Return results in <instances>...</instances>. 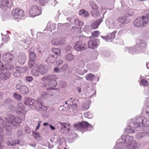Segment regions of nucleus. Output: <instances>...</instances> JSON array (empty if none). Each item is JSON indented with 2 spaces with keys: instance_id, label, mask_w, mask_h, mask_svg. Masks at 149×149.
Masks as SVG:
<instances>
[{
  "instance_id": "obj_1",
  "label": "nucleus",
  "mask_w": 149,
  "mask_h": 149,
  "mask_svg": "<svg viewBox=\"0 0 149 149\" xmlns=\"http://www.w3.org/2000/svg\"><path fill=\"white\" fill-rule=\"evenodd\" d=\"M134 139L132 136L123 135L117 141L113 149H136L139 147V145Z\"/></svg>"
},
{
  "instance_id": "obj_2",
  "label": "nucleus",
  "mask_w": 149,
  "mask_h": 149,
  "mask_svg": "<svg viewBox=\"0 0 149 149\" xmlns=\"http://www.w3.org/2000/svg\"><path fill=\"white\" fill-rule=\"evenodd\" d=\"M8 119V120L6 118L5 120H3L2 117L0 116V125H2V126L8 131H10L11 129L9 120L11 124L14 127L19 125V124L22 123L21 119L20 118H15L12 115H9Z\"/></svg>"
},
{
  "instance_id": "obj_3",
  "label": "nucleus",
  "mask_w": 149,
  "mask_h": 149,
  "mask_svg": "<svg viewBox=\"0 0 149 149\" xmlns=\"http://www.w3.org/2000/svg\"><path fill=\"white\" fill-rule=\"evenodd\" d=\"M141 120L142 123H143L144 121H146V119L144 117L138 116L136 118L131 119V122L130 125L127 126L125 130V132L127 133H132L135 132L134 129L139 128L141 124L140 121Z\"/></svg>"
},
{
  "instance_id": "obj_4",
  "label": "nucleus",
  "mask_w": 149,
  "mask_h": 149,
  "mask_svg": "<svg viewBox=\"0 0 149 149\" xmlns=\"http://www.w3.org/2000/svg\"><path fill=\"white\" fill-rule=\"evenodd\" d=\"M63 107L62 110L64 111H68L70 112H73L75 113V110L77 108V104L76 101L72 98H70V100L67 102H66L63 106H61L60 108Z\"/></svg>"
},
{
  "instance_id": "obj_5",
  "label": "nucleus",
  "mask_w": 149,
  "mask_h": 149,
  "mask_svg": "<svg viewBox=\"0 0 149 149\" xmlns=\"http://www.w3.org/2000/svg\"><path fill=\"white\" fill-rule=\"evenodd\" d=\"M9 109L12 111H15L22 118V119L20 118L21 120H24L25 117L26 112L24 110L25 107L23 104L19 103L17 104V108L16 109L13 105L10 104L9 106Z\"/></svg>"
},
{
  "instance_id": "obj_6",
  "label": "nucleus",
  "mask_w": 149,
  "mask_h": 149,
  "mask_svg": "<svg viewBox=\"0 0 149 149\" xmlns=\"http://www.w3.org/2000/svg\"><path fill=\"white\" fill-rule=\"evenodd\" d=\"M75 128L78 130L82 132L83 131H90L93 129V127L87 122L83 121L79 122L74 125Z\"/></svg>"
},
{
  "instance_id": "obj_7",
  "label": "nucleus",
  "mask_w": 149,
  "mask_h": 149,
  "mask_svg": "<svg viewBox=\"0 0 149 149\" xmlns=\"http://www.w3.org/2000/svg\"><path fill=\"white\" fill-rule=\"evenodd\" d=\"M149 17V16L146 15L137 18L134 22V25L137 27H142L145 26L148 22Z\"/></svg>"
},
{
  "instance_id": "obj_8",
  "label": "nucleus",
  "mask_w": 149,
  "mask_h": 149,
  "mask_svg": "<svg viewBox=\"0 0 149 149\" xmlns=\"http://www.w3.org/2000/svg\"><path fill=\"white\" fill-rule=\"evenodd\" d=\"M139 46L140 48L139 49V50L142 49V52H139L137 50H136L135 51V49L133 48L128 47L126 48L125 49V51L127 52V51H128L130 53L133 54L135 53L144 52L145 51L144 50L145 49V48L146 47V43L142 42H140L139 43Z\"/></svg>"
},
{
  "instance_id": "obj_9",
  "label": "nucleus",
  "mask_w": 149,
  "mask_h": 149,
  "mask_svg": "<svg viewBox=\"0 0 149 149\" xmlns=\"http://www.w3.org/2000/svg\"><path fill=\"white\" fill-rule=\"evenodd\" d=\"M41 8H39L36 5H33L31 7L29 10V15L31 17H34L40 15L41 13Z\"/></svg>"
},
{
  "instance_id": "obj_10",
  "label": "nucleus",
  "mask_w": 149,
  "mask_h": 149,
  "mask_svg": "<svg viewBox=\"0 0 149 149\" xmlns=\"http://www.w3.org/2000/svg\"><path fill=\"white\" fill-rule=\"evenodd\" d=\"M89 38L90 40L88 42V47L93 49L96 48L100 44L99 40L93 37Z\"/></svg>"
},
{
  "instance_id": "obj_11",
  "label": "nucleus",
  "mask_w": 149,
  "mask_h": 149,
  "mask_svg": "<svg viewBox=\"0 0 149 149\" xmlns=\"http://www.w3.org/2000/svg\"><path fill=\"white\" fill-rule=\"evenodd\" d=\"M12 15L14 19H21L24 16V11L22 10L16 8L13 10Z\"/></svg>"
},
{
  "instance_id": "obj_12",
  "label": "nucleus",
  "mask_w": 149,
  "mask_h": 149,
  "mask_svg": "<svg viewBox=\"0 0 149 149\" xmlns=\"http://www.w3.org/2000/svg\"><path fill=\"white\" fill-rule=\"evenodd\" d=\"M57 124L61 126L60 132L62 133H70L72 131L70 129V124L69 123L58 122Z\"/></svg>"
},
{
  "instance_id": "obj_13",
  "label": "nucleus",
  "mask_w": 149,
  "mask_h": 149,
  "mask_svg": "<svg viewBox=\"0 0 149 149\" xmlns=\"http://www.w3.org/2000/svg\"><path fill=\"white\" fill-rule=\"evenodd\" d=\"M0 7L3 11H5L8 8H10L13 3L12 0H0Z\"/></svg>"
},
{
  "instance_id": "obj_14",
  "label": "nucleus",
  "mask_w": 149,
  "mask_h": 149,
  "mask_svg": "<svg viewBox=\"0 0 149 149\" xmlns=\"http://www.w3.org/2000/svg\"><path fill=\"white\" fill-rule=\"evenodd\" d=\"M74 48L77 51H84L87 49V46L85 43L79 41L75 42Z\"/></svg>"
},
{
  "instance_id": "obj_15",
  "label": "nucleus",
  "mask_w": 149,
  "mask_h": 149,
  "mask_svg": "<svg viewBox=\"0 0 149 149\" xmlns=\"http://www.w3.org/2000/svg\"><path fill=\"white\" fill-rule=\"evenodd\" d=\"M13 55L11 54L6 53L2 56V59L3 61L6 63H10L13 59ZM6 65L7 64H6Z\"/></svg>"
},
{
  "instance_id": "obj_16",
  "label": "nucleus",
  "mask_w": 149,
  "mask_h": 149,
  "mask_svg": "<svg viewBox=\"0 0 149 149\" xmlns=\"http://www.w3.org/2000/svg\"><path fill=\"white\" fill-rule=\"evenodd\" d=\"M36 108L39 110L45 111L47 110V107L42 105L41 99L40 98H38L37 100Z\"/></svg>"
},
{
  "instance_id": "obj_17",
  "label": "nucleus",
  "mask_w": 149,
  "mask_h": 149,
  "mask_svg": "<svg viewBox=\"0 0 149 149\" xmlns=\"http://www.w3.org/2000/svg\"><path fill=\"white\" fill-rule=\"evenodd\" d=\"M26 59L27 56L24 53H21L17 57L18 62L21 65L24 64Z\"/></svg>"
},
{
  "instance_id": "obj_18",
  "label": "nucleus",
  "mask_w": 149,
  "mask_h": 149,
  "mask_svg": "<svg viewBox=\"0 0 149 149\" xmlns=\"http://www.w3.org/2000/svg\"><path fill=\"white\" fill-rule=\"evenodd\" d=\"M7 144L9 146H12V148L13 149H18L19 148V145L20 143V141L17 140L14 141H8L6 142Z\"/></svg>"
},
{
  "instance_id": "obj_19",
  "label": "nucleus",
  "mask_w": 149,
  "mask_h": 149,
  "mask_svg": "<svg viewBox=\"0 0 149 149\" xmlns=\"http://www.w3.org/2000/svg\"><path fill=\"white\" fill-rule=\"evenodd\" d=\"M57 77L56 75L54 74H51L45 76L41 78V80L42 81H47L48 84L49 82L52 80V79H57Z\"/></svg>"
},
{
  "instance_id": "obj_20",
  "label": "nucleus",
  "mask_w": 149,
  "mask_h": 149,
  "mask_svg": "<svg viewBox=\"0 0 149 149\" xmlns=\"http://www.w3.org/2000/svg\"><path fill=\"white\" fill-rule=\"evenodd\" d=\"M117 32L115 31L113 32L108 34L107 36L106 37L101 36V37L105 40L107 42L111 41V40L115 38V34Z\"/></svg>"
},
{
  "instance_id": "obj_21",
  "label": "nucleus",
  "mask_w": 149,
  "mask_h": 149,
  "mask_svg": "<svg viewBox=\"0 0 149 149\" xmlns=\"http://www.w3.org/2000/svg\"><path fill=\"white\" fill-rule=\"evenodd\" d=\"M89 88V87L88 85L86 87L85 90L87 91V94H86L87 96L88 97H90L96 93V91L94 89H88Z\"/></svg>"
},
{
  "instance_id": "obj_22",
  "label": "nucleus",
  "mask_w": 149,
  "mask_h": 149,
  "mask_svg": "<svg viewBox=\"0 0 149 149\" xmlns=\"http://www.w3.org/2000/svg\"><path fill=\"white\" fill-rule=\"evenodd\" d=\"M146 136H149L148 132L145 131L137 133L136 135V138L139 139H141Z\"/></svg>"
},
{
  "instance_id": "obj_23",
  "label": "nucleus",
  "mask_w": 149,
  "mask_h": 149,
  "mask_svg": "<svg viewBox=\"0 0 149 149\" xmlns=\"http://www.w3.org/2000/svg\"><path fill=\"white\" fill-rule=\"evenodd\" d=\"M34 49L32 47L29 51V60L35 61L36 59V54L34 52Z\"/></svg>"
},
{
  "instance_id": "obj_24",
  "label": "nucleus",
  "mask_w": 149,
  "mask_h": 149,
  "mask_svg": "<svg viewBox=\"0 0 149 149\" xmlns=\"http://www.w3.org/2000/svg\"><path fill=\"white\" fill-rule=\"evenodd\" d=\"M103 21L102 18H101L99 20L95 21L92 24L91 26L93 29H95L98 28L99 26Z\"/></svg>"
},
{
  "instance_id": "obj_25",
  "label": "nucleus",
  "mask_w": 149,
  "mask_h": 149,
  "mask_svg": "<svg viewBox=\"0 0 149 149\" xmlns=\"http://www.w3.org/2000/svg\"><path fill=\"white\" fill-rule=\"evenodd\" d=\"M10 73L9 72H7L5 73H1L0 74V78L3 80H6L10 77Z\"/></svg>"
},
{
  "instance_id": "obj_26",
  "label": "nucleus",
  "mask_w": 149,
  "mask_h": 149,
  "mask_svg": "<svg viewBox=\"0 0 149 149\" xmlns=\"http://www.w3.org/2000/svg\"><path fill=\"white\" fill-rule=\"evenodd\" d=\"M35 100H34L26 98H25L24 102L25 105L29 106L30 108H31Z\"/></svg>"
},
{
  "instance_id": "obj_27",
  "label": "nucleus",
  "mask_w": 149,
  "mask_h": 149,
  "mask_svg": "<svg viewBox=\"0 0 149 149\" xmlns=\"http://www.w3.org/2000/svg\"><path fill=\"white\" fill-rule=\"evenodd\" d=\"M19 91L22 94H26L29 93V88L26 86L22 85L21 89Z\"/></svg>"
},
{
  "instance_id": "obj_28",
  "label": "nucleus",
  "mask_w": 149,
  "mask_h": 149,
  "mask_svg": "<svg viewBox=\"0 0 149 149\" xmlns=\"http://www.w3.org/2000/svg\"><path fill=\"white\" fill-rule=\"evenodd\" d=\"M117 21L121 23L126 24L128 22L127 20V18L125 16H121L118 17L117 19Z\"/></svg>"
},
{
  "instance_id": "obj_29",
  "label": "nucleus",
  "mask_w": 149,
  "mask_h": 149,
  "mask_svg": "<svg viewBox=\"0 0 149 149\" xmlns=\"http://www.w3.org/2000/svg\"><path fill=\"white\" fill-rule=\"evenodd\" d=\"M91 103V100H86L84 103L82 105V108L84 110H86L88 109L89 105Z\"/></svg>"
},
{
  "instance_id": "obj_30",
  "label": "nucleus",
  "mask_w": 149,
  "mask_h": 149,
  "mask_svg": "<svg viewBox=\"0 0 149 149\" xmlns=\"http://www.w3.org/2000/svg\"><path fill=\"white\" fill-rule=\"evenodd\" d=\"M56 57L53 55H50L46 60V62L48 63H54L56 61Z\"/></svg>"
},
{
  "instance_id": "obj_31",
  "label": "nucleus",
  "mask_w": 149,
  "mask_h": 149,
  "mask_svg": "<svg viewBox=\"0 0 149 149\" xmlns=\"http://www.w3.org/2000/svg\"><path fill=\"white\" fill-rule=\"evenodd\" d=\"M16 71L20 72H24L26 71L28 68L26 67H17L15 68Z\"/></svg>"
},
{
  "instance_id": "obj_32",
  "label": "nucleus",
  "mask_w": 149,
  "mask_h": 149,
  "mask_svg": "<svg viewBox=\"0 0 149 149\" xmlns=\"http://www.w3.org/2000/svg\"><path fill=\"white\" fill-rule=\"evenodd\" d=\"M74 58V56L71 53L67 54L65 56V60L68 61H71L73 60Z\"/></svg>"
},
{
  "instance_id": "obj_33",
  "label": "nucleus",
  "mask_w": 149,
  "mask_h": 149,
  "mask_svg": "<svg viewBox=\"0 0 149 149\" xmlns=\"http://www.w3.org/2000/svg\"><path fill=\"white\" fill-rule=\"evenodd\" d=\"M95 77L94 74H88L85 77L86 80L90 81H92L93 80L94 78Z\"/></svg>"
},
{
  "instance_id": "obj_34",
  "label": "nucleus",
  "mask_w": 149,
  "mask_h": 149,
  "mask_svg": "<svg viewBox=\"0 0 149 149\" xmlns=\"http://www.w3.org/2000/svg\"><path fill=\"white\" fill-rule=\"evenodd\" d=\"M79 14L80 15H83L85 17H87L88 15V13L87 11L83 9L81 10L80 11Z\"/></svg>"
},
{
  "instance_id": "obj_35",
  "label": "nucleus",
  "mask_w": 149,
  "mask_h": 149,
  "mask_svg": "<svg viewBox=\"0 0 149 149\" xmlns=\"http://www.w3.org/2000/svg\"><path fill=\"white\" fill-rule=\"evenodd\" d=\"M49 85L52 86V87L56 86L57 85V83L55 79H52L48 84Z\"/></svg>"
},
{
  "instance_id": "obj_36",
  "label": "nucleus",
  "mask_w": 149,
  "mask_h": 149,
  "mask_svg": "<svg viewBox=\"0 0 149 149\" xmlns=\"http://www.w3.org/2000/svg\"><path fill=\"white\" fill-rule=\"evenodd\" d=\"M100 14L99 11L97 9L92 11L91 12L92 15L94 17L98 16Z\"/></svg>"
},
{
  "instance_id": "obj_37",
  "label": "nucleus",
  "mask_w": 149,
  "mask_h": 149,
  "mask_svg": "<svg viewBox=\"0 0 149 149\" xmlns=\"http://www.w3.org/2000/svg\"><path fill=\"white\" fill-rule=\"evenodd\" d=\"M13 97L16 99L20 100L22 97L21 96L16 93H15L13 94Z\"/></svg>"
},
{
  "instance_id": "obj_38",
  "label": "nucleus",
  "mask_w": 149,
  "mask_h": 149,
  "mask_svg": "<svg viewBox=\"0 0 149 149\" xmlns=\"http://www.w3.org/2000/svg\"><path fill=\"white\" fill-rule=\"evenodd\" d=\"M84 116L88 118H92L93 117V115L90 112H86L84 114Z\"/></svg>"
},
{
  "instance_id": "obj_39",
  "label": "nucleus",
  "mask_w": 149,
  "mask_h": 149,
  "mask_svg": "<svg viewBox=\"0 0 149 149\" xmlns=\"http://www.w3.org/2000/svg\"><path fill=\"white\" fill-rule=\"evenodd\" d=\"M85 63L84 61L82 60L79 61L77 63V65L79 67H83L84 66Z\"/></svg>"
},
{
  "instance_id": "obj_40",
  "label": "nucleus",
  "mask_w": 149,
  "mask_h": 149,
  "mask_svg": "<svg viewBox=\"0 0 149 149\" xmlns=\"http://www.w3.org/2000/svg\"><path fill=\"white\" fill-rule=\"evenodd\" d=\"M146 119L145 117H144ZM140 123L141 124H139L140 125V127L142 126H147L149 127V120L148 121H146H146H144L143 122V123H142L141 122V120H140Z\"/></svg>"
},
{
  "instance_id": "obj_41",
  "label": "nucleus",
  "mask_w": 149,
  "mask_h": 149,
  "mask_svg": "<svg viewBox=\"0 0 149 149\" xmlns=\"http://www.w3.org/2000/svg\"><path fill=\"white\" fill-rule=\"evenodd\" d=\"M52 51L53 53L58 55L60 54V49L57 48H54L52 49Z\"/></svg>"
},
{
  "instance_id": "obj_42",
  "label": "nucleus",
  "mask_w": 149,
  "mask_h": 149,
  "mask_svg": "<svg viewBox=\"0 0 149 149\" xmlns=\"http://www.w3.org/2000/svg\"><path fill=\"white\" fill-rule=\"evenodd\" d=\"M32 74L35 76L37 77L39 75V71L36 70L35 68H33L32 71Z\"/></svg>"
},
{
  "instance_id": "obj_43",
  "label": "nucleus",
  "mask_w": 149,
  "mask_h": 149,
  "mask_svg": "<svg viewBox=\"0 0 149 149\" xmlns=\"http://www.w3.org/2000/svg\"><path fill=\"white\" fill-rule=\"evenodd\" d=\"M52 43L53 45H61L63 43V42H58L56 39H54L52 40Z\"/></svg>"
},
{
  "instance_id": "obj_44",
  "label": "nucleus",
  "mask_w": 149,
  "mask_h": 149,
  "mask_svg": "<svg viewBox=\"0 0 149 149\" xmlns=\"http://www.w3.org/2000/svg\"><path fill=\"white\" fill-rule=\"evenodd\" d=\"M90 5L93 10H96L98 8V7L96 4L93 2H91Z\"/></svg>"
},
{
  "instance_id": "obj_45",
  "label": "nucleus",
  "mask_w": 149,
  "mask_h": 149,
  "mask_svg": "<svg viewBox=\"0 0 149 149\" xmlns=\"http://www.w3.org/2000/svg\"><path fill=\"white\" fill-rule=\"evenodd\" d=\"M9 38V36L7 35L2 36V41L5 43H6L8 40Z\"/></svg>"
},
{
  "instance_id": "obj_46",
  "label": "nucleus",
  "mask_w": 149,
  "mask_h": 149,
  "mask_svg": "<svg viewBox=\"0 0 149 149\" xmlns=\"http://www.w3.org/2000/svg\"><path fill=\"white\" fill-rule=\"evenodd\" d=\"M39 72L41 74H44L45 72L44 69L42 65H40L39 67Z\"/></svg>"
},
{
  "instance_id": "obj_47",
  "label": "nucleus",
  "mask_w": 149,
  "mask_h": 149,
  "mask_svg": "<svg viewBox=\"0 0 149 149\" xmlns=\"http://www.w3.org/2000/svg\"><path fill=\"white\" fill-rule=\"evenodd\" d=\"M141 83L143 86H147L148 85V82L144 79H142L141 80Z\"/></svg>"
},
{
  "instance_id": "obj_48",
  "label": "nucleus",
  "mask_w": 149,
  "mask_h": 149,
  "mask_svg": "<svg viewBox=\"0 0 149 149\" xmlns=\"http://www.w3.org/2000/svg\"><path fill=\"white\" fill-rule=\"evenodd\" d=\"M35 61L29 60V68H32L35 65Z\"/></svg>"
},
{
  "instance_id": "obj_49",
  "label": "nucleus",
  "mask_w": 149,
  "mask_h": 149,
  "mask_svg": "<svg viewBox=\"0 0 149 149\" xmlns=\"http://www.w3.org/2000/svg\"><path fill=\"white\" fill-rule=\"evenodd\" d=\"M3 131V128L2 127H0V144L1 143L2 140L3 139V137L1 136V134H2ZM2 146L0 145V148H1Z\"/></svg>"
},
{
  "instance_id": "obj_50",
  "label": "nucleus",
  "mask_w": 149,
  "mask_h": 149,
  "mask_svg": "<svg viewBox=\"0 0 149 149\" xmlns=\"http://www.w3.org/2000/svg\"><path fill=\"white\" fill-rule=\"evenodd\" d=\"M117 23L115 22H113L110 25V28H117L118 26Z\"/></svg>"
},
{
  "instance_id": "obj_51",
  "label": "nucleus",
  "mask_w": 149,
  "mask_h": 149,
  "mask_svg": "<svg viewBox=\"0 0 149 149\" xmlns=\"http://www.w3.org/2000/svg\"><path fill=\"white\" fill-rule=\"evenodd\" d=\"M75 24L79 26H82L83 25V22L78 19H76L75 20Z\"/></svg>"
},
{
  "instance_id": "obj_52",
  "label": "nucleus",
  "mask_w": 149,
  "mask_h": 149,
  "mask_svg": "<svg viewBox=\"0 0 149 149\" xmlns=\"http://www.w3.org/2000/svg\"><path fill=\"white\" fill-rule=\"evenodd\" d=\"M92 34L95 37H97L99 36L100 33L98 31H94L92 33Z\"/></svg>"
},
{
  "instance_id": "obj_53",
  "label": "nucleus",
  "mask_w": 149,
  "mask_h": 149,
  "mask_svg": "<svg viewBox=\"0 0 149 149\" xmlns=\"http://www.w3.org/2000/svg\"><path fill=\"white\" fill-rule=\"evenodd\" d=\"M50 31L52 30H54L56 29V24L54 23H52L50 25Z\"/></svg>"
},
{
  "instance_id": "obj_54",
  "label": "nucleus",
  "mask_w": 149,
  "mask_h": 149,
  "mask_svg": "<svg viewBox=\"0 0 149 149\" xmlns=\"http://www.w3.org/2000/svg\"><path fill=\"white\" fill-rule=\"evenodd\" d=\"M25 132L27 134H29L31 132V129L28 127H25Z\"/></svg>"
},
{
  "instance_id": "obj_55",
  "label": "nucleus",
  "mask_w": 149,
  "mask_h": 149,
  "mask_svg": "<svg viewBox=\"0 0 149 149\" xmlns=\"http://www.w3.org/2000/svg\"><path fill=\"white\" fill-rule=\"evenodd\" d=\"M56 63L58 66L61 65L63 63V61L61 60H58L56 61Z\"/></svg>"
},
{
  "instance_id": "obj_56",
  "label": "nucleus",
  "mask_w": 149,
  "mask_h": 149,
  "mask_svg": "<svg viewBox=\"0 0 149 149\" xmlns=\"http://www.w3.org/2000/svg\"><path fill=\"white\" fill-rule=\"evenodd\" d=\"M48 94H47L46 92H43L42 93L41 96V97L43 98H46Z\"/></svg>"
},
{
  "instance_id": "obj_57",
  "label": "nucleus",
  "mask_w": 149,
  "mask_h": 149,
  "mask_svg": "<svg viewBox=\"0 0 149 149\" xmlns=\"http://www.w3.org/2000/svg\"><path fill=\"white\" fill-rule=\"evenodd\" d=\"M26 79L28 81L30 82L33 79V78L31 76H28L26 77Z\"/></svg>"
},
{
  "instance_id": "obj_58",
  "label": "nucleus",
  "mask_w": 149,
  "mask_h": 149,
  "mask_svg": "<svg viewBox=\"0 0 149 149\" xmlns=\"http://www.w3.org/2000/svg\"><path fill=\"white\" fill-rule=\"evenodd\" d=\"M68 65L67 64H65L62 67V69L64 71H66L67 69Z\"/></svg>"
},
{
  "instance_id": "obj_59",
  "label": "nucleus",
  "mask_w": 149,
  "mask_h": 149,
  "mask_svg": "<svg viewBox=\"0 0 149 149\" xmlns=\"http://www.w3.org/2000/svg\"><path fill=\"white\" fill-rule=\"evenodd\" d=\"M22 86V85H21L19 84H17L15 86V88L17 90H19L20 91L21 89Z\"/></svg>"
},
{
  "instance_id": "obj_60",
  "label": "nucleus",
  "mask_w": 149,
  "mask_h": 149,
  "mask_svg": "<svg viewBox=\"0 0 149 149\" xmlns=\"http://www.w3.org/2000/svg\"><path fill=\"white\" fill-rule=\"evenodd\" d=\"M93 64H88L86 65V67L88 69L90 70L92 69L93 68Z\"/></svg>"
},
{
  "instance_id": "obj_61",
  "label": "nucleus",
  "mask_w": 149,
  "mask_h": 149,
  "mask_svg": "<svg viewBox=\"0 0 149 149\" xmlns=\"http://www.w3.org/2000/svg\"><path fill=\"white\" fill-rule=\"evenodd\" d=\"M39 133H33V136L36 139L39 136Z\"/></svg>"
},
{
  "instance_id": "obj_62",
  "label": "nucleus",
  "mask_w": 149,
  "mask_h": 149,
  "mask_svg": "<svg viewBox=\"0 0 149 149\" xmlns=\"http://www.w3.org/2000/svg\"><path fill=\"white\" fill-rule=\"evenodd\" d=\"M17 134L19 136H20L23 134L22 131L21 130H19L17 132Z\"/></svg>"
},
{
  "instance_id": "obj_63",
  "label": "nucleus",
  "mask_w": 149,
  "mask_h": 149,
  "mask_svg": "<svg viewBox=\"0 0 149 149\" xmlns=\"http://www.w3.org/2000/svg\"><path fill=\"white\" fill-rule=\"evenodd\" d=\"M101 12L102 13L103 15L105 14L106 13L107 11L105 10V9H104V8L102 7V6L101 7Z\"/></svg>"
},
{
  "instance_id": "obj_64",
  "label": "nucleus",
  "mask_w": 149,
  "mask_h": 149,
  "mask_svg": "<svg viewBox=\"0 0 149 149\" xmlns=\"http://www.w3.org/2000/svg\"><path fill=\"white\" fill-rule=\"evenodd\" d=\"M146 113L149 117V107H148L146 109Z\"/></svg>"
}]
</instances>
